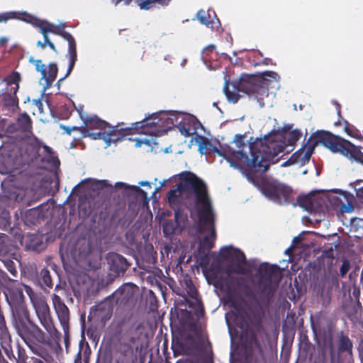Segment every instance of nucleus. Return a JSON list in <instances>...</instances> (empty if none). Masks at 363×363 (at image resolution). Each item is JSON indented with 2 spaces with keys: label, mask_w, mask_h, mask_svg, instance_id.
I'll return each mask as SVG.
<instances>
[{
  "label": "nucleus",
  "mask_w": 363,
  "mask_h": 363,
  "mask_svg": "<svg viewBox=\"0 0 363 363\" xmlns=\"http://www.w3.org/2000/svg\"><path fill=\"white\" fill-rule=\"evenodd\" d=\"M350 269V262L347 259H344L342 261V265L340 267V275L342 277H344L345 275H346V274L348 272Z\"/></svg>",
  "instance_id": "48"
},
{
  "label": "nucleus",
  "mask_w": 363,
  "mask_h": 363,
  "mask_svg": "<svg viewBox=\"0 0 363 363\" xmlns=\"http://www.w3.org/2000/svg\"><path fill=\"white\" fill-rule=\"evenodd\" d=\"M60 128L62 129L65 131V133H66L68 135H70L72 131H78L80 133V138H82L83 127H77V126L69 127V126L61 125Z\"/></svg>",
  "instance_id": "44"
},
{
  "label": "nucleus",
  "mask_w": 363,
  "mask_h": 363,
  "mask_svg": "<svg viewBox=\"0 0 363 363\" xmlns=\"http://www.w3.org/2000/svg\"><path fill=\"white\" fill-rule=\"evenodd\" d=\"M279 267L277 264H261L257 269V274L263 286L259 292V298L264 303H269L273 298L276 288L281 279Z\"/></svg>",
  "instance_id": "9"
},
{
  "label": "nucleus",
  "mask_w": 363,
  "mask_h": 363,
  "mask_svg": "<svg viewBox=\"0 0 363 363\" xmlns=\"http://www.w3.org/2000/svg\"><path fill=\"white\" fill-rule=\"evenodd\" d=\"M115 186H116V189H123L125 191L131 190L132 192L135 193L137 195L141 196L146 197V196H147L146 192L143 189H140L139 186H128L123 182H117V183H116Z\"/></svg>",
  "instance_id": "33"
},
{
  "label": "nucleus",
  "mask_w": 363,
  "mask_h": 363,
  "mask_svg": "<svg viewBox=\"0 0 363 363\" xmlns=\"http://www.w3.org/2000/svg\"><path fill=\"white\" fill-rule=\"evenodd\" d=\"M16 363H27L28 356L26 350L19 343L17 344V357L13 354Z\"/></svg>",
  "instance_id": "38"
},
{
  "label": "nucleus",
  "mask_w": 363,
  "mask_h": 363,
  "mask_svg": "<svg viewBox=\"0 0 363 363\" xmlns=\"http://www.w3.org/2000/svg\"><path fill=\"white\" fill-rule=\"evenodd\" d=\"M214 245L215 240H213L208 235L204 236L200 243L201 247H203V249H206L208 250H211L214 247Z\"/></svg>",
  "instance_id": "43"
},
{
  "label": "nucleus",
  "mask_w": 363,
  "mask_h": 363,
  "mask_svg": "<svg viewBox=\"0 0 363 363\" xmlns=\"http://www.w3.org/2000/svg\"><path fill=\"white\" fill-rule=\"evenodd\" d=\"M250 340H251V342H255L256 343L257 342V337H256L255 334L252 335Z\"/></svg>",
  "instance_id": "60"
},
{
  "label": "nucleus",
  "mask_w": 363,
  "mask_h": 363,
  "mask_svg": "<svg viewBox=\"0 0 363 363\" xmlns=\"http://www.w3.org/2000/svg\"><path fill=\"white\" fill-rule=\"evenodd\" d=\"M35 67L37 72L41 74V79H44L46 82V86L49 87L55 80L58 68L56 63H50L48 66L43 64L41 60H30Z\"/></svg>",
  "instance_id": "17"
},
{
  "label": "nucleus",
  "mask_w": 363,
  "mask_h": 363,
  "mask_svg": "<svg viewBox=\"0 0 363 363\" xmlns=\"http://www.w3.org/2000/svg\"><path fill=\"white\" fill-rule=\"evenodd\" d=\"M262 192L269 199L279 204H289L292 200V189L282 184L272 182L264 184Z\"/></svg>",
  "instance_id": "12"
},
{
  "label": "nucleus",
  "mask_w": 363,
  "mask_h": 363,
  "mask_svg": "<svg viewBox=\"0 0 363 363\" xmlns=\"http://www.w3.org/2000/svg\"><path fill=\"white\" fill-rule=\"evenodd\" d=\"M83 350V342H81L79 344V350L74 359V363H82V359L83 357H82V351Z\"/></svg>",
  "instance_id": "50"
},
{
  "label": "nucleus",
  "mask_w": 363,
  "mask_h": 363,
  "mask_svg": "<svg viewBox=\"0 0 363 363\" xmlns=\"http://www.w3.org/2000/svg\"><path fill=\"white\" fill-rule=\"evenodd\" d=\"M350 360V359H347V360H335V362H337V363H352Z\"/></svg>",
  "instance_id": "61"
},
{
  "label": "nucleus",
  "mask_w": 363,
  "mask_h": 363,
  "mask_svg": "<svg viewBox=\"0 0 363 363\" xmlns=\"http://www.w3.org/2000/svg\"><path fill=\"white\" fill-rule=\"evenodd\" d=\"M187 287H188V294L189 295L190 297H191L192 298H195L196 299L197 298V296H198V291L196 289V287L194 286V284L190 282V284H187Z\"/></svg>",
  "instance_id": "49"
},
{
  "label": "nucleus",
  "mask_w": 363,
  "mask_h": 363,
  "mask_svg": "<svg viewBox=\"0 0 363 363\" xmlns=\"http://www.w3.org/2000/svg\"><path fill=\"white\" fill-rule=\"evenodd\" d=\"M196 17L201 23L206 26H209L213 23V20H210L211 16L209 13L204 10L199 11L196 13Z\"/></svg>",
  "instance_id": "39"
},
{
  "label": "nucleus",
  "mask_w": 363,
  "mask_h": 363,
  "mask_svg": "<svg viewBox=\"0 0 363 363\" xmlns=\"http://www.w3.org/2000/svg\"><path fill=\"white\" fill-rule=\"evenodd\" d=\"M245 138V135H240V134L235 135V140L233 142L235 143L237 147L243 149V147H245L246 146V144L244 141ZM241 150L243 151V150Z\"/></svg>",
  "instance_id": "45"
},
{
  "label": "nucleus",
  "mask_w": 363,
  "mask_h": 363,
  "mask_svg": "<svg viewBox=\"0 0 363 363\" xmlns=\"http://www.w3.org/2000/svg\"><path fill=\"white\" fill-rule=\"evenodd\" d=\"M13 327L28 347L38 342H48L46 332L31 320L27 308H22V313L14 315Z\"/></svg>",
  "instance_id": "8"
},
{
  "label": "nucleus",
  "mask_w": 363,
  "mask_h": 363,
  "mask_svg": "<svg viewBox=\"0 0 363 363\" xmlns=\"http://www.w3.org/2000/svg\"><path fill=\"white\" fill-rule=\"evenodd\" d=\"M199 145V151L202 155H206L211 152L212 144L205 136L199 135L196 140Z\"/></svg>",
  "instance_id": "30"
},
{
  "label": "nucleus",
  "mask_w": 363,
  "mask_h": 363,
  "mask_svg": "<svg viewBox=\"0 0 363 363\" xmlns=\"http://www.w3.org/2000/svg\"><path fill=\"white\" fill-rule=\"evenodd\" d=\"M65 23L55 25L46 20H43L41 26H40V33L43 35L44 41L38 40L37 46L45 49L48 45L49 48L55 52H57L55 44L50 40L48 34L53 33L55 35L61 36L64 40L68 42V50L66 57L69 58V65L67 73L63 78L58 80V83L63 81L65 78L68 77L72 72L75 63L77 60V45L74 37L65 30Z\"/></svg>",
  "instance_id": "6"
},
{
  "label": "nucleus",
  "mask_w": 363,
  "mask_h": 363,
  "mask_svg": "<svg viewBox=\"0 0 363 363\" xmlns=\"http://www.w3.org/2000/svg\"><path fill=\"white\" fill-rule=\"evenodd\" d=\"M221 255L224 259H231L235 262L233 267L228 266L225 272L228 274H247L250 271L243 267L246 264V257L243 252L232 247H224L221 249Z\"/></svg>",
  "instance_id": "13"
},
{
  "label": "nucleus",
  "mask_w": 363,
  "mask_h": 363,
  "mask_svg": "<svg viewBox=\"0 0 363 363\" xmlns=\"http://www.w3.org/2000/svg\"><path fill=\"white\" fill-rule=\"evenodd\" d=\"M163 232H164V234H167V233H167V228H166V227H164V228H163Z\"/></svg>",
  "instance_id": "64"
},
{
  "label": "nucleus",
  "mask_w": 363,
  "mask_h": 363,
  "mask_svg": "<svg viewBox=\"0 0 363 363\" xmlns=\"http://www.w3.org/2000/svg\"><path fill=\"white\" fill-rule=\"evenodd\" d=\"M46 342H38L34 344L32 346H30L28 348L30 350L40 358H34L33 357V363H54L55 359L52 355V354L42 345L45 344Z\"/></svg>",
  "instance_id": "20"
},
{
  "label": "nucleus",
  "mask_w": 363,
  "mask_h": 363,
  "mask_svg": "<svg viewBox=\"0 0 363 363\" xmlns=\"http://www.w3.org/2000/svg\"><path fill=\"white\" fill-rule=\"evenodd\" d=\"M214 48H215V47H214L213 45H210V46H208V47L204 49V50H213Z\"/></svg>",
  "instance_id": "63"
},
{
  "label": "nucleus",
  "mask_w": 363,
  "mask_h": 363,
  "mask_svg": "<svg viewBox=\"0 0 363 363\" xmlns=\"http://www.w3.org/2000/svg\"><path fill=\"white\" fill-rule=\"evenodd\" d=\"M177 128L182 135L189 137L195 133L194 128H192L189 121H182L177 125Z\"/></svg>",
  "instance_id": "35"
},
{
  "label": "nucleus",
  "mask_w": 363,
  "mask_h": 363,
  "mask_svg": "<svg viewBox=\"0 0 363 363\" xmlns=\"http://www.w3.org/2000/svg\"><path fill=\"white\" fill-rule=\"evenodd\" d=\"M140 186H150V182L147 181H142L139 182Z\"/></svg>",
  "instance_id": "58"
},
{
  "label": "nucleus",
  "mask_w": 363,
  "mask_h": 363,
  "mask_svg": "<svg viewBox=\"0 0 363 363\" xmlns=\"http://www.w3.org/2000/svg\"><path fill=\"white\" fill-rule=\"evenodd\" d=\"M6 298L11 307H20L21 311L22 308H26L22 306L24 298L22 290L18 289H9L7 293H6Z\"/></svg>",
  "instance_id": "22"
},
{
  "label": "nucleus",
  "mask_w": 363,
  "mask_h": 363,
  "mask_svg": "<svg viewBox=\"0 0 363 363\" xmlns=\"http://www.w3.org/2000/svg\"><path fill=\"white\" fill-rule=\"evenodd\" d=\"M199 223V231L203 232L206 229L210 230V238H211L213 240L216 241V233L214 225V214L213 212L212 204L211 203V213L209 214V220L205 221L201 218V216L199 213H197Z\"/></svg>",
  "instance_id": "23"
},
{
  "label": "nucleus",
  "mask_w": 363,
  "mask_h": 363,
  "mask_svg": "<svg viewBox=\"0 0 363 363\" xmlns=\"http://www.w3.org/2000/svg\"><path fill=\"white\" fill-rule=\"evenodd\" d=\"M357 196L363 202V187L357 191Z\"/></svg>",
  "instance_id": "55"
},
{
  "label": "nucleus",
  "mask_w": 363,
  "mask_h": 363,
  "mask_svg": "<svg viewBox=\"0 0 363 363\" xmlns=\"http://www.w3.org/2000/svg\"><path fill=\"white\" fill-rule=\"evenodd\" d=\"M16 18V12L10 11L3 13H0V23L6 22L9 19H13Z\"/></svg>",
  "instance_id": "47"
},
{
  "label": "nucleus",
  "mask_w": 363,
  "mask_h": 363,
  "mask_svg": "<svg viewBox=\"0 0 363 363\" xmlns=\"http://www.w3.org/2000/svg\"><path fill=\"white\" fill-rule=\"evenodd\" d=\"M44 150H45V152H48V154H51V153L52 152V149H51L50 147L47 146V145H45V146H44Z\"/></svg>",
  "instance_id": "59"
},
{
  "label": "nucleus",
  "mask_w": 363,
  "mask_h": 363,
  "mask_svg": "<svg viewBox=\"0 0 363 363\" xmlns=\"http://www.w3.org/2000/svg\"><path fill=\"white\" fill-rule=\"evenodd\" d=\"M16 125L22 132H30L32 129L31 118L28 113H21L16 120Z\"/></svg>",
  "instance_id": "26"
},
{
  "label": "nucleus",
  "mask_w": 363,
  "mask_h": 363,
  "mask_svg": "<svg viewBox=\"0 0 363 363\" xmlns=\"http://www.w3.org/2000/svg\"><path fill=\"white\" fill-rule=\"evenodd\" d=\"M16 19L21 20L24 22L31 24L35 28H40L43 19H40L27 12H16Z\"/></svg>",
  "instance_id": "27"
},
{
  "label": "nucleus",
  "mask_w": 363,
  "mask_h": 363,
  "mask_svg": "<svg viewBox=\"0 0 363 363\" xmlns=\"http://www.w3.org/2000/svg\"><path fill=\"white\" fill-rule=\"evenodd\" d=\"M83 204L81 203L79 206V211H84V213L85 214H89L91 213V211H86L85 209V208H83L82 207Z\"/></svg>",
  "instance_id": "57"
},
{
  "label": "nucleus",
  "mask_w": 363,
  "mask_h": 363,
  "mask_svg": "<svg viewBox=\"0 0 363 363\" xmlns=\"http://www.w3.org/2000/svg\"><path fill=\"white\" fill-rule=\"evenodd\" d=\"M107 185H108L107 181H106V180L99 181L96 184L97 189H103L104 187H106Z\"/></svg>",
  "instance_id": "52"
},
{
  "label": "nucleus",
  "mask_w": 363,
  "mask_h": 363,
  "mask_svg": "<svg viewBox=\"0 0 363 363\" xmlns=\"http://www.w3.org/2000/svg\"><path fill=\"white\" fill-rule=\"evenodd\" d=\"M262 64H264L265 65H268L269 64H272V60L269 59V58H265V59H264V60L262 62Z\"/></svg>",
  "instance_id": "56"
},
{
  "label": "nucleus",
  "mask_w": 363,
  "mask_h": 363,
  "mask_svg": "<svg viewBox=\"0 0 363 363\" xmlns=\"http://www.w3.org/2000/svg\"><path fill=\"white\" fill-rule=\"evenodd\" d=\"M279 137L280 135L274 131L251 143L249 145L251 158L242 150H234L230 147L221 150L212 146L211 151L223 157L231 167L243 169L249 174H263L271 163L279 162V158L277 157L284 153L286 147V143L279 140Z\"/></svg>",
  "instance_id": "1"
},
{
  "label": "nucleus",
  "mask_w": 363,
  "mask_h": 363,
  "mask_svg": "<svg viewBox=\"0 0 363 363\" xmlns=\"http://www.w3.org/2000/svg\"><path fill=\"white\" fill-rule=\"evenodd\" d=\"M138 291V287L136 285L125 283L115 291L111 294V297L118 306H129L136 301L135 294Z\"/></svg>",
  "instance_id": "14"
},
{
  "label": "nucleus",
  "mask_w": 363,
  "mask_h": 363,
  "mask_svg": "<svg viewBox=\"0 0 363 363\" xmlns=\"http://www.w3.org/2000/svg\"><path fill=\"white\" fill-rule=\"evenodd\" d=\"M21 76L17 72H13L8 78L6 93L3 94L2 99L5 106L14 109L18 107V99L16 93L19 89Z\"/></svg>",
  "instance_id": "15"
},
{
  "label": "nucleus",
  "mask_w": 363,
  "mask_h": 363,
  "mask_svg": "<svg viewBox=\"0 0 363 363\" xmlns=\"http://www.w3.org/2000/svg\"><path fill=\"white\" fill-rule=\"evenodd\" d=\"M230 82L228 80H225L224 86H223V93L225 95L228 101L230 103L235 104L237 103L240 99L241 98V96L238 94L239 92L237 91L234 88L233 91H230L229 89Z\"/></svg>",
  "instance_id": "29"
},
{
  "label": "nucleus",
  "mask_w": 363,
  "mask_h": 363,
  "mask_svg": "<svg viewBox=\"0 0 363 363\" xmlns=\"http://www.w3.org/2000/svg\"><path fill=\"white\" fill-rule=\"evenodd\" d=\"M40 281L42 288H43V285L45 286L52 289L53 286V283L52 280V277L50 275V271L47 268H43L40 271Z\"/></svg>",
  "instance_id": "32"
},
{
  "label": "nucleus",
  "mask_w": 363,
  "mask_h": 363,
  "mask_svg": "<svg viewBox=\"0 0 363 363\" xmlns=\"http://www.w3.org/2000/svg\"><path fill=\"white\" fill-rule=\"evenodd\" d=\"M8 43V39L6 37L0 38V46L6 47Z\"/></svg>",
  "instance_id": "54"
},
{
  "label": "nucleus",
  "mask_w": 363,
  "mask_h": 363,
  "mask_svg": "<svg viewBox=\"0 0 363 363\" xmlns=\"http://www.w3.org/2000/svg\"><path fill=\"white\" fill-rule=\"evenodd\" d=\"M175 116L169 112L154 113L141 121L132 124L131 128H118V125L108 126L105 130L91 132L83 127L82 138L89 137L93 140H102L107 146L113 142L121 140L125 135L137 133L149 135L161 136L166 134L174 125L173 117Z\"/></svg>",
  "instance_id": "2"
},
{
  "label": "nucleus",
  "mask_w": 363,
  "mask_h": 363,
  "mask_svg": "<svg viewBox=\"0 0 363 363\" xmlns=\"http://www.w3.org/2000/svg\"><path fill=\"white\" fill-rule=\"evenodd\" d=\"M106 260L108 269L114 277L123 275L130 265L123 256L116 252H108Z\"/></svg>",
  "instance_id": "16"
},
{
  "label": "nucleus",
  "mask_w": 363,
  "mask_h": 363,
  "mask_svg": "<svg viewBox=\"0 0 363 363\" xmlns=\"http://www.w3.org/2000/svg\"><path fill=\"white\" fill-rule=\"evenodd\" d=\"M111 342L113 347L121 354L125 355L126 352L131 348L128 342V337L125 332L121 328L115 330L111 337Z\"/></svg>",
  "instance_id": "18"
},
{
  "label": "nucleus",
  "mask_w": 363,
  "mask_h": 363,
  "mask_svg": "<svg viewBox=\"0 0 363 363\" xmlns=\"http://www.w3.org/2000/svg\"><path fill=\"white\" fill-rule=\"evenodd\" d=\"M11 255L14 256V253H10L7 255L0 257V261L4 263V267L14 277H17L18 271L16 269V263L11 259Z\"/></svg>",
  "instance_id": "28"
},
{
  "label": "nucleus",
  "mask_w": 363,
  "mask_h": 363,
  "mask_svg": "<svg viewBox=\"0 0 363 363\" xmlns=\"http://www.w3.org/2000/svg\"><path fill=\"white\" fill-rule=\"evenodd\" d=\"M345 132L352 138H359L361 137V134L354 125L350 124L347 121H345L344 126Z\"/></svg>",
  "instance_id": "41"
},
{
  "label": "nucleus",
  "mask_w": 363,
  "mask_h": 363,
  "mask_svg": "<svg viewBox=\"0 0 363 363\" xmlns=\"http://www.w3.org/2000/svg\"><path fill=\"white\" fill-rule=\"evenodd\" d=\"M297 202L301 208L310 213L322 212L324 210L323 199L312 195L298 196Z\"/></svg>",
  "instance_id": "19"
},
{
  "label": "nucleus",
  "mask_w": 363,
  "mask_h": 363,
  "mask_svg": "<svg viewBox=\"0 0 363 363\" xmlns=\"http://www.w3.org/2000/svg\"><path fill=\"white\" fill-rule=\"evenodd\" d=\"M279 79V75L273 71L259 74H242L238 80L232 82V85L237 91L253 96L260 107H263L264 99L269 96V82H277Z\"/></svg>",
  "instance_id": "5"
},
{
  "label": "nucleus",
  "mask_w": 363,
  "mask_h": 363,
  "mask_svg": "<svg viewBox=\"0 0 363 363\" xmlns=\"http://www.w3.org/2000/svg\"><path fill=\"white\" fill-rule=\"evenodd\" d=\"M332 201L334 205H336L337 207L339 208V210L342 213H351L354 210V207L352 203H348V204H345L337 196H334L332 199Z\"/></svg>",
  "instance_id": "36"
},
{
  "label": "nucleus",
  "mask_w": 363,
  "mask_h": 363,
  "mask_svg": "<svg viewBox=\"0 0 363 363\" xmlns=\"http://www.w3.org/2000/svg\"><path fill=\"white\" fill-rule=\"evenodd\" d=\"M55 291L56 293L51 296L52 306L63 330L64 342L66 350H67L69 345L70 312L69 308L61 298V296H66L68 294V291L65 287L58 284L55 287Z\"/></svg>",
  "instance_id": "10"
},
{
  "label": "nucleus",
  "mask_w": 363,
  "mask_h": 363,
  "mask_svg": "<svg viewBox=\"0 0 363 363\" xmlns=\"http://www.w3.org/2000/svg\"><path fill=\"white\" fill-rule=\"evenodd\" d=\"M146 302L149 303L150 310L154 311L157 309V298L152 290H149L146 294Z\"/></svg>",
  "instance_id": "42"
},
{
  "label": "nucleus",
  "mask_w": 363,
  "mask_h": 363,
  "mask_svg": "<svg viewBox=\"0 0 363 363\" xmlns=\"http://www.w3.org/2000/svg\"><path fill=\"white\" fill-rule=\"evenodd\" d=\"M26 291L30 296L36 316L45 330L50 335L58 333L55 327L50 306L45 298L34 294L30 286H26Z\"/></svg>",
  "instance_id": "11"
},
{
  "label": "nucleus",
  "mask_w": 363,
  "mask_h": 363,
  "mask_svg": "<svg viewBox=\"0 0 363 363\" xmlns=\"http://www.w3.org/2000/svg\"><path fill=\"white\" fill-rule=\"evenodd\" d=\"M171 0H137L138 4L141 9L147 10L155 3L162 5H167Z\"/></svg>",
  "instance_id": "34"
},
{
  "label": "nucleus",
  "mask_w": 363,
  "mask_h": 363,
  "mask_svg": "<svg viewBox=\"0 0 363 363\" xmlns=\"http://www.w3.org/2000/svg\"><path fill=\"white\" fill-rule=\"evenodd\" d=\"M91 354V349L87 343L85 345L83 343V350L82 351V357L85 363H88L89 356Z\"/></svg>",
  "instance_id": "46"
},
{
  "label": "nucleus",
  "mask_w": 363,
  "mask_h": 363,
  "mask_svg": "<svg viewBox=\"0 0 363 363\" xmlns=\"http://www.w3.org/2000/svg\"><path fill=\"white\" fill-rule=\"evenodd\" d=\"M10 251L9 237L4 233H0V257L9 255Z\"/></svg>",
  "instance_id": "31"
},
{
  "label": "nucleus",
  "mask_w": 363,
  "mask_h": 363,
  "mask_svg": "<svg viewBox=\"0 0 363 363\" xmlns=\"http://www.w3.org/2000/svg\"><path fill=\"white\" fill-rule=\"evenodd\" d=\"M179 177L180 182L167 195L169 205L174 211L176 220H179L182 214L180 203L184 193L187 196H194V205L197 213L201 216L202 220H209L211 199L205 182L191 172H183L179 174Z\"/></svg>",
  "instance_id": "4"
},
{
  "label": "nucleus",
  "mask_w": 363,
  "mask_h": 363,
  "mask_svg": "<svg viewBox=\"0 0 363 363\" xmlns=\"http://www.w3.org/2000/svg\"><path fill=\"white\" fill-rule=\"evenodd\" d=\"M33 104L38 107L39 111L43 109V103L40 99L33 100Z\"/></svg>",
  "instance_id": "53"
},
{
  "label": "nucleus",
  "mask_w": 363,
  "mask_h": 363,
  "mask_svg": "<svg viewBox=\"0 0 363 363\" xmlns=\"http://www.w3.org/2000/svg\"><path fill=\"white\" fill-rule=\"evenodd\" d=\"M228 288L234 291L242 292L247 297H252L253 293L242 277H233L228 284Z\"/></svg>",
  "instance_id": "21"
},
{
  "label": "nucleus",
  "mask_w": 363,
  "mask_h": 363,
  "mask_svg": "<svg viewBox=\"0 0 363 363\" xmlns=\"http://www.w3.org/2000/svg\"><path fill=\"white\" fill-rule=\"evenodd\" d=\"M302 133L298 130L290 131L286 138L289 145H294L301 137Z\"/></svg>",
  "instance_id": "40"
},
{
  "label": "nucleus",
  "mask_w": 363,
  "mask_h": 363,
  "mask_svg": "<svg viewBox=\"0 0 363 363\" xmlns=\"http://www.w3.org/2000/svg\"><path fill=\"white\" fill-rule=\"evenodd\" d=\"M79 247V257L86 258L91 252V245L89 242L86 240L79 241L77 244Z\"/></svg>",
  "instance_id": "37"
},
{
  "label": "nucleus",
  "mask_w": 363,
  "mask_h": 363,
  "mask_svg": "<svg viewBox=\"0 0 363 363\" xmlns=\"http://www.w3.org/2000/svg\"><path fill=\"white\" fill-rule=\"evenodd\" d=\"M319 143L333 152H339L351 161L363 164V152L359 147L330 132L318 130L310 136L308 143L292 154L283 165L298 164L301 167L305 165L309 162L315 147Z\"/></svg>",
  "instance_id": "3"
},
{
  "label": "nucleus",
  "mask_w": 363,
  "mask_h": 363,
  "mask_svg": "<svg viewBox=\"0 0 363 363\" xmlns=\"http://www.w3.org/2000/svg\"><path fill=\"white\" fill-rule=\"evenodd\" d=\"M84 128H87L89 131L94 129L105 130L110 126L108 123L101 120L97 116L87 118L84 120Z\"/></svg>",
  "instance_id": "25"
},
{
  "label": "nucleus",
  "mask_w": 363,
  "mask_h": 363,
  "mask_svg": "<svg viewBox=\"0 0 363 363\" xmlns=\"http://www.w3.org/2000/svg\"><path fill=\"white\" fill-rule=\"evenodd\" d=\"M44 219L40 207L28 209L25 214L24 222L27 225H36Z\"/></svg>",
  "instance_id": "24"
},
{
  "label": "nucleus",
  "mask_w": 363,
  "mask_h": 363,
  "mask_svg": "<svg viewBox=\"0 0 363 363\" xmlns=\"http://www.w3.org/2000/svg\"><path fill=\"white\" fill-rule=\"evenodd\" d=\"M204 314V308L201 302H199V308L196 311V315L198 317L203 316Z\"/></svg>",
  "instance_id": "51"
},
{
  "label": "nucleus",
  "mask_w": 363,
  "mask_h": 363,
  "mask_svg": "<svg viewBox=\"0 0 363 363\" xmlns=\"http://www.w3.org/2000/svg\"><path fill=\"white\" fill-rule=\"evenodd\" d=\"M319 347L322 354H328L332 363L335 360L351 359L353 357V342L343 330L337 332L334 338L331 335L325 336Z\"/></svg>",
  "instance_id": "7"
},
{
  "label": "nucleus",
  "mask_w": 363,
  "mask_h": 363,
  "mask_svg": "<svg viewBox=\"0 0 363 363\" xmlns=\"http://www.w3.org/2000/svg\"><path fill=\"white\" fill-rule=\"evenodd\" d=\"M301 238H300L299 236L296 237V238H294V240H293V242H294V243H297V242H300V241H301Z\"/></svg>",
  "instance_id": "62"
}]
</instances>
